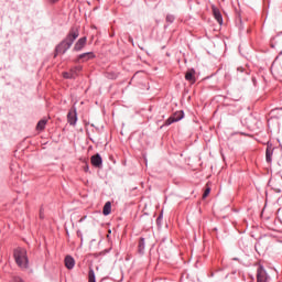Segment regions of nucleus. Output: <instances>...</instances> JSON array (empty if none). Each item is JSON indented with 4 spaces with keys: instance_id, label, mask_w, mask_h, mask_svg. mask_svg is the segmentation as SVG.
<instances>
[{
    "instance_id": "nucleus-18",
    "label": "nucleus",
    "mask_w": 282,
    "mask_h": 282,
    "mask_svg": "<svg viewBox=\"0 0 282 282\" xmlns=\"http://www.w3.org/2000/svg\"><path fill=\"white\" fill-rule=\"evenodd\" d=\"M208 195H210V187H206V189L203 194V199H206V197H208Z\"/></svg>"
},
{
    "instance_id": "nucleus-7",
    "label": "nucleus",
    "mask_w": 282,
    "mask_h": 282,
    "mask_svg": "<svg viewBox=\"0 0 282 282\" xmlns=\"http://www.w3.org/2000/svg\"><path fill=\"white\" fill-rule=\"evenodd\" d=\"M214 18L216 19L217 23L221 25L224 23V18L221 17V12L217 9V7L213 6L212 7Z\"/></svg>"
},
{
    "instance_id": "nucleus-13",
    "label": "nucleus",
    "mask_w": 282,
    "mask_h": 282,
    "mask_svg": "<svg viewBox=\"0 0 282 282\" xmlns=\"http://www.w3.org/2000/svg\"><path fill=\"white\" fill-rule=\"evenodd\" d=\"M45 124H47V120L41 119L36 126L37 131H43V129H45Z\"/></svg>"
},
{
    "instance_id": "nucleus-19",
    "label": "nucleus",
    "mask_w": 282,
    "mask_h": 282,
    "mask_svg": "<svg viewBox=\"0 0 282 282\" xmlns=\"http://www.w3.org/2000/svg\"><path fill=\"white\" fill-rule=\"evenodd\" d=\"M14 282H23V279H21V278H15Z\"/></svg>"
},
{
    "instance_id": "nucleus-15",
    "label": "nucleus",
    "mask_w": 282,
    "mask_h": 282,
    "mask_svg": "<svg viewBox=\"0 0 282 282\" xmlns=\"http://www.w3.org/2000/svg\"><path fill=\"white\" fill-rule=\"evenodd\" d=\"M88 282H96V273H94V270H89L88 273Z\"/></svg>"
},
{
    "instance_id": "nucleus-4",
    "label": "nucleus",
    "mask_w": 282,
    "mask_h": 282,
    "mask_svg": "<svg viewBox=\"0 0 282 282\" xmlns=\"http://www.w3.org/2000/svg\"><path fill=\"white\" fill-rule=\"evenodd\" d=\"M257 281L258 282H268V273L265 272V269H263L262 265L258 268L257 271Z\"/></svg>"
},
{
    "instance_id": "nucleus-20",
    "label": "nucleus",
    "mask_w": 282,
    "mask_h": 282,
    "mask_svg": "<svg viewBox=\"0 0 282 282\" xmlns=\"http://www.w3.org/2000/svg\"><path fill=\"white\" fill-rule=\"evenodd\" d=\"M238 72H243V67H238Z\"/></svg>"
},
{
    "instance_id": "nucleus-9",
    "label": "nucleus",
    "mask_w": 282,
    "mask_h": 282,
    "mask_svg": "<svg viewBox=\"0 0 282 282\" xmlns=\"http://www.w3.org/2000/svg\"><path fill=\"white\" fill-rule=\"evenodd\" d=\"M64 261H65V267L68 270H72L74 265H76V261H74V258H72L70 256H66Z\"/></svg>"
},
{
    "instance_id": "nucleus-17",
    "label": "nucleus",
    "mask_w": 282,
    "mask_h": 282,
    "mask_svg": "<svg viewBox=\"0 0 282 282\" xmlns=\"http://www.w3.org/2000/svg\"><path fill=\"white\" fill-rule=\"evenodd\" d=\"M64 78H74V74H72V70L63 73Z\"/></svg>"
},
{
    "instance_id": "nucleus-2",
    "label": "nucleus",
    "mask_w": 282,
    "mask_h": 282,
    "mask_svg": "<svg viewBox=\"0 0 282 282\" xmlns=\"http://www.w3.org/2000/svg\"><path fill=\"white\" fill-rule=\"evenodd\" d=\"M13 256L19 268H28V251L25 249H15Z\"/></svg>"
},
{
    "instance_id": "nucleus-16",
    "label": "nucleus",
    "mask_w": 282,
    "mask_h": 282,
    "mask_svg": "<svg viewBox=\"0 0 282 282\" xmlns=\"http://www.w3.org/2000/svg\"><path fill=\"white\" fill-rule=\"evenodd\" d=\"M267 162H272V152L270 149H267Z\"/></svg>"
},
{
    "instance_id": "nucleus-5",
    "label": "nucleus",
    "mask_w": 282,
    "mask_h": 282,
    "mask_svg": "<svg viewBox=\"0 0 282 282\" xmlns=\"http://www.w3.org/2000/svg\"><path fill=\"white\" fill-rule=\"evenodd\" d=\"M87 45V37H80L74 45V52H80Z\"/></svg>"
},
{
    "instance_id": "nucleus-11",
    "label": "nucleus",
    "mask_w": 282,
    "mask_h": 282,
    "mask_svg": "<svg viewBox=\"0 0 282 282\" xmlns=\"http://www.w3.org/2000/svg\"><path fill=\"white\" fill-rule=\"evenodd\" d=\"M67 120L70 124H76L78 117H76V110L69 111L67 115Z\"/></svg>"
},
{
    "instance_id": "nucleus-12",
    "label": "nucleus",
    "mask_w": 282,
    "mask_h": 282,
    "mask_svg": "<svg viewBox=\"0 0 282 282\" xmlns=\"http://www.w3.org/2000/svg\"><path fill=\"white\" fill-rule=\"evenodd\" d=\"M104 215H111V203L107 202L102 209Z\"/></svg>"
},
{
    "instance_id": "nucleus-6",
    "label": "nucleus",
    "mask_w": 282,
    "mask_h": 282,
    "mask_svg": "<svg viewBox=\"0 0 282 282\" xmlns=\"http://www.w3.org/2000/svg\"><path fill=\"white\" fill-rule=\"evenodd\" d=\"M90 162L93 166H96L97 169H100V166H102V158L100 156V154L93 155Z\"/></svg>"
},
{
    "instance_id": "nucleus-10",
    "label": "nucleus",
    "mask_w": 282,
    "mask_h": 282,
    "mask_svg": "<svg viewBox=\"0 0 282 282\" xmlns=\"http://www.w3.org/2000/svg\"><path fill=\"white\" fill-rule=\"evenodd\" d=\"M91 58H96L93 52L83 53L78 56V61H91Z\"/></svg>"
},
{
    "instance_id": "nucleus-3",
    "label": "nucleus",
    "mask_w": 282,
    "mask_h": 282,
    "mask_svg": "<svg viewBox=\"0 0 282 282\" xmlns=\"http://www.w3.org/2000/svg\"><path fill=\"white\" fill-rule=\"evenodd\" d=\"M184 118V111H176L165 121V127L173 124V122H180Z\"/></svg>"
},
{
    "instance_id": "nucleus-14",
    "label": "nucleus",
    "mask_w": 282,
    "mask_h": 282,
    "mask_svg": "<svg viewBox=\"0 0 282 282\" xmlns=\"http://www.w3.org/2000/svg\"><path fill=\"white\" fill-rule=\"evenodd\" d=\"M80 72H83V66H76L70 69V74H74V78H76Z\"/></svg>"
},
{
    "instance_id": "nucleus-21",
    "label": "nucleus",
    "mask_w": 282,
    "mask_h": 282,
    "mask_svg": "<svg viewBox=\"0 0 282 282\" xmlns=\"http://www.w3.org/2000/svg\"><path fill=\"white\" fill-rule=\"evenodd\" d=\"M58 0H51V3H57Z\"/></svg>"
},
{
    "instance_id": "nucleus-1",
    "label": "nucleus",
    "mask_w": 282,
    "mask_h": 282,
    "mask_svg": "<svg viewBox=\"0 0 282 282\" xmlns=\"http://www.w3.org/2000/svg\"><path fill=\"white\" fill-rule=\"evenodd\" d=\"M79 32L77 28L70 29L68 35L64 41H62L55 48V56H58V54H65L69 47L74 44L75 39H78Z\"/></svg>"
},
{
    "instance_id": "nucleus-8",
    "label": "nucleus",
    "mask_w": 282,
    "mask_h": 282,
    "mask_svg": "<svg viewBox=\"0 0 282 282\" xmlns=\"http://www.w3.org/2000/svg\"><path fill=\"white\" fill-rule=\"evenodd\" d=\"M185 80H188V83H191L192 85H194V83L196 82L195 79V70L188 69L185 74Z\"/></svg>"
}]
</instances>
